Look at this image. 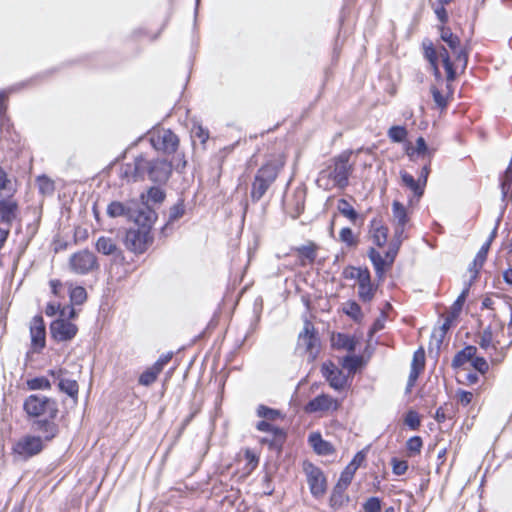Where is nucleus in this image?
I'll list each match as a JSON object with an SVG mask.
<instances>
[{
    "label": "nucleus",
    "mask_w": 512,
    "mask_h": 512,
    "mask_svg": "<svg viewBox=\"0 0 512 512\" xmlns=\"http://www.w3.org/2000/svg\"><path fill=\"white\" fill-rule=\"evenodd\" d=\"M355 472L356 470L353 465H347L346 468L341 473L337 483L341 484L342 486L348 487L355 475Z\"/></svg>",
    "instance_id": "52"
},
{
    "label": "nucleus",
    "mask_w": 512,
    "mask_h": 512,
    "mask_svg": "<svg viewBox=\"0 0 512 512\" xmlns=\"http://www.w3.org/2000/svg\"><path fill=\"white\" fill-rule=\"evenodd\" d=\"M156 379H157V376L152 371H150V369L148 368L146 371H144L140 375L139 384H141L143 386H149L152 383H154L156 381Z\"/></svg>",
    "instance_id": "61"
},
{
    "label": "nucleus",
    "mask_w": 512,
    "mask_h": 512,
    "mask_svg": "<svg viewBox=\"0 0 512 512\" xmlns=\"http://www.w3.org/2000/svg\"><path fill=\"white\" fill-rule=\"evenodd\" d=\"M392 471L395 475H403L408 470V463L405 460H399L397 458H392Z\"/></svg>",
    "instance_id": "56"
},
{
    "label": "nucleus",
    "mask_w": 512,
    "mask_h": 512,
    "mask_svg": "<svg viewBox=\"0 0 512 512\" xmlns=\"http://www.w3.org/2000/svg\"><path fill=\"white\" fill-rule=\"evenodd\" d=\"M151 240L152 237L147 229H129L126 231L124 244L132 252L143 253Z\"/></svg>",
    "instance_id": "7"
},
{
    "label": "nucleus",
    "mask_w": 512,
    "mask_h": 512,
    "mask_svg": "<svg viewBox=\"0 0 512 512\" xmlns=\"http://www.w3.org/2000/svg\"><path fill=\"white\" fill-rule=\"evenodd\" d=\"M185 213V205L183 200H179L175 205H173L169 210L168 222H174L180 219Z\"/></svg>",
    "instance_id": "48"
},
{
    "label": "nucleus",
    "mask_w": 512,
    "mask_h": 512,
    "mask_svg": "<svg viewBox=\"0 0 512 512\" xmlns=\"http://www.w3.org/2000/svg\"><path fill=\"white\" fill-rule=\"evenodd\" d=\"M86 298V290L81 286H77L70 291V299L73 304L81 305L86 301Z\"/></svg>",
    "instance_id": "49"
},
{
    "label": "nucleus",
    "mask_w": 512,
    "mask_h": 512,
    "mask_svg": "<svg viewBox=\"0 0 512 512\" xmlns=\"http://www.w3.org/2000/svg\"><path fill=\"white\" fill-rule=\"evenodd\" d=\"M490 249L489 242H485L478 253L476 254L472 265L470 266V271L474 272V278L477 276L479 269L482 268L484 262L486 261L488 251Z\"/></svg>",
    "instance_id": "32"
},
{
    "label": "nucleus",
    "mask_w": 512,
    "mask_h": 512,
    "mask_svg": "<svg viewBox=\"0 0 512 512\" xmlns=\"http://www.w3.org/2000/svg\"><path fill=\"white\" fill-rule=\"evenodd\" d=\"M363 507L365 512H381V501L378 497H371Z\"/></svg>",
    "instance_id": "57"
},
{
    "label": "nucleus",
    "mask_w": 512,
    "mask_h": 512,
    "mask_svg": "<svg viewBox=\"0 0 512 512\" xmlns=\"http://www.w3.org/2000/svg\"><path fill=\"white\" fill-rule=\"evenodd\" d=\"M337 209L344 217L348 218L352 223H355L359 218V214L357 213V211L344 198L338 201Z\"/></svg>",
    "instance_id": "35"
},
{
    "label": "nucleus",
    "mask_w": 512,
    "mask_h": 512,
    "mask_svg": "<svg viewBox=\"0 0 512 512\" xmlns=\"http://www.w3.org/2000/svg\"><path fill=\"white\" fill-rule=\"evenodd\" d=\"M322 375L329 382L330 386L335 390H341L346 384V378L342 371L339 370L334 364H323Z\"/></svg>",
    "instance_id": "17"
},
{
    "label": "nucleus",
    "mask_w": 512,
    "mask_h": 512,
    "mask_svg": "<svg viewBox=\"0 0 512 512\" xmlns=\"http://www.w3.org/2000/svg\"><path fill=\"white\" fill-rule=\"evenodd\" d=\"M479 345L491 357L492 362H500L503 359V354L497 352V347L493 342V334L490 327L483 330L480 336Z\"/></svg>",
    "instance_id": "20"
},
{
    "label": "nucleus",
    "mask_w": 512,
    "mask_h": 512,
    "mask_svg": "<svg viewBox=\"0 0 512 512\" xmlns=\"http://www.w3.org/2000/svg\"><path fill=\"white\" fill-rule=\"evenodd\" d=\"M257 415L266 421H274L281 416V412L265 405H259L257 408Z\"/></svg>",
    "instance_id": "41"
},
{
    "label": "nucleus",
    "mask_w": 512,
    "mask_h": 512,
    "mask_svg": "<svg viewBox=\"0 0 512 512\" xmlns=\"http://www.w3.org/2000/svg\"><path fill=\"white\" fill-rule=\"evenodd\" d=\"M471 365L481 374L487 372L489 368L487 361L483 357L474 356V358L471 361Z\"/></svg>",
    "instance_id": "59"
},
{
    "label": "nucleus",
    "mask_w": 512,
    "mask_h": 512,
    "mask_svg": "<svg viewBox=\"0 0 512 512\" xmlns=\"http://www.w3.org/2000/svg\"><path fill=\"white\" fill-rule=\"evenodd\" d=\"M18 205L11 198L0 200V217L3 223L10 225L16 218Z\"/></svg>",
    "instance_id": "23"
},
{
    "label": "nucleus",
    "mask_w": 512,
    "mask_h": 512,
    "mask_svg": "<svg viewBox=\"0 0 512 512\" xmlns=\"http://www.w3.org/2000/svg\"><path fill=\"white\" fill-rule=\"evenodd\" d=\"M106 213L110 218L124 217L129 221L134 213V200L112 201L108 204Z\"/></svg>",
    "instance_id": "18"
},
{
    "label": "nucleus",
    "mask_w": 512,
    "mask_h": 512,
    "mask_svg": "<svg viewBox=\"0 0 512 512\" xmlns=\"http://www.w3.org/2000/svg\"><path fill=\"white\" fill-rule=\"evenodd\" d=\"M172 172V165L167 160H149L139 155L132 162L120 167L119 177L127 182L142 181L146 176L153 182L164 183Z\"/></svg>",
    "instance_id": "1"
},
{
    "label": "nucleus",
    "mask_w": 512,
    "mask_h": 512,
    "mask_svg": "<svg viewBox=\"0 0 512 512\" xmlns=\"http://www.w3.org/2000/svg\"><path fill=\"white\" fill-rule=\"evenodd\" d=\"M24 410L33 417L46 415L48 418L55 419L58 414L56 401L40 395H30L24 402Z\"/></svg>",
    "instance_id": "4"
},
{
    "label": "nucleus",
    "mask_w": 512,
    "mask_h": 512,
    "mask_svg": "<svg viewBox=\"0 0 512 512\" xmlns=\"http://www.w3.org/2000/svg\"><path fill=\"white\" fill-rule=\"evenodd\" d=\"M34 431H38L44 435L46 441L52 440L58 433V425L54 419H37L32 424Z\"/></svg>",
    "instance_id": "22"
},
{
    "label": "nucleus",
    "mask_w": 512,
    "mask_h": 512,
    "mask_svg": "<svg viewBox=\"0 0 512 512\" xmlns=\"http://www.w3.org/2000/svg\"><path fill=\"white\" fill-rule=\"evenodd\" d=\"M152 146L166 154L174 153L179 145V139L175 133L169 129L155 130L150 137Z\"/></svg>",
    "instance_id": "6"
},
{
    "label": "nucleus",
    "mask_w": 512,
    "mask_h": 512,
    "mask_svg": "<svg viewBox=\"0 0 512 512\" xmlns=\"http://www.w3.org/2000/svg\"><path fill=\"white\" fill-rule=\"evenodd\" d=\"M338 407L339 404L336 399L330 395L321 394L307 403L305 411L308 413L326 412L329 410H337Z\"/></svg>",
    "instance_id": "15"
},
{
    "label": "nucleus",
    "mask_w": 512,
    "mask_h": 512,
    "mask_svg": "<svg viewBox=\"0 0 512 512\" xmlns=\"http://www.w3.org/2000/svg\"><path fill=\"white\" fill-rule=\"evenodd\" d=\"M423 446V441L420 436H413L406 442L407 454L409 457L420 454Z\"/></svg>",
    "instance_id": "40"
},
{
    "label": "nucleus",
    "mask_w": 512,
    "mask_h": 512,
    "mask_svg": "<svg viewBox=\"0 0 512 512\" xmlns=\"http://www.w3.org/2000/svg\"><path fill=\"white\" fill-rule=\"evenodd\" d=\"M27 385L31 390L50 389L51 383L45 377H35L27 381Z\"/></svg>",
    "instance_id": "47"
},
{
    "label": "nucleus",
    "mask_w": 512,
    "mask_h": 512,
    "mask_svg": "<svg viewBox=\"0 0 512 512\" xmlns=\"http://www.w3.org/2000/svg\"><path fill=\"white\" fill-rule=\"evenodd\" d=\"M347 489L346 486H342L341 484L337 483L335 487L333 488L331 497H330V505L333 508H339L344 503L348 501V497L345 495V490Z\"/></svg>",
    "instance_id": "31"
},
{
    "label": "nucleus",
    "mask_w": 512,
    "mask_h": 512,
    "mask_svg": "<svg viewBox=\"0 0 512 512\" xmlns=\"http://www.w3.org/2000/svg\"><path fill=\"white\" fill-rule=\"evenodd\" d=\"M60 318L71 320L77 317V312L73 307L66 306L59 310Z\"/></svg>",
    "instance_id": "63"
},
{
    "label": "nucleus",
    "mask_w": 512,
    "mask_h": 512,
    "mask_svg": "<svg viewBox=\"0 0 512 512\" xmlns=\"http://www.w3.org/2000/svg\"><path fill=\"white\" fill-rule=\"evenodd\" d=\"M401 179L403 184L408 187L411 191L414 193V197L416 198V201L418 202L419 199L422 197L424 193V186L423 183H421V180H415L414 177L407 173V172H401Z\"/></svg>",
    "instance_id": "26"
},
{
    "label": "nucleus",
    "mask_w": 512,
    "mask_h": 512,
    "mask_svg": "<svg viewBox=\"0 0 512 512\" xmlns=\"http://www.w3.org/2000/svg\"><path fill=\"white\" fill-rule=\"evenodd\" d=\"M439 56L442 58L443 66L447 74V80L453 81L456 77V72L455 69L453 68V63L450 60L449 53L444 46L440 48Z\"/></svg>",
    "instance_id": "36"
},
{
    "label": "nucleus",
    "mask_w": 512,
    "mask_h": 512,
    "mask_svg": "<svg viewBox=\"0 0 512 512\" xmlns=\"http://www.w3.org/2000/svg\"><path fill=\"white\" fill-rule=\"evenodd\" d=\"M425 367V352L423 348H419L414 352L411 369L422 371Z\"/></svg>",
    "instance_id": "50"
},
{
    "label": "nucleus",
    "mask_w": 512,
    "mask_h": 512,
    "mask_svg": "<svg viewBox=\"0 0 512 512\" xmlns=\"http://www.w3.org/2000/svg\"><path fill=\"white\" fill-rule=\"evenodd\" d=\"M362 363V358L359 356H346L343 358L342 365L350 372H355Z\"/></svg>",
    "instance_id": "54"
},
{
    "label": "nucleus",
    "mask_w": 512,
    "mask_h": 512,
    "mask_svg": "<svg viewBox=\"0 0 512 512\" xmlns=\"http://www.w3.org/2000/svg\"><path fill=\"white\" fill-rule=\"evenodd\" d=\"M70 268L76 274H87L95 268H98L97 258L94 253L88 250H82L74 253L70 257Z\"/></svg>",
    "instance_id": "8"
},
{
    "label": "nucleus",
    "mask_w": 512,
    "mask_h": 512,
    "mask_svg": "<svg viewBox=\"0 0 512 512\" xmlns=\"http://www.w3.org/2000/svg\"><path fill=\"white\" fill-rule=\"evenodd\" d=\"M284 166L281 158L267 161L256 172L251 184L250 198L252 202H258L275 182L279 172Z\"/></svg>",
    "instance_id": "2"
},
{
    "label": "nucleus",
    "mask_w": 512,
    "mask_h": 512,
    "mask_svg": "<svg viewBox=\"0 0 512 512\" xmlns=\"http://www.w3.org/2000/svg\"><path fill=\"white\" fill-rule=\"evenodd\" d=\"M156 219V212L148 204L143 203L140 205L134 201V213L131 215L129 221H133L139 226V228L147 229L150 232V229Z\"/></svg>",
    "instance_id": "13"
},
{
    "label": "nucleus",
    "mask_w": 512,
    "mask_h": 512,
    "mask_svg": "<svg viewBox=\"0 0 512 512\" xmlns=\"http://www.w3.org/2000/svg\"><path fill=\"white\" fill-rule=\"evenodd\" d=\"M420 372L421 371L416 370V369H410V374H409V378H408V382H407V386H406L407 392H410L412 387L415 385V382L418 379Z\"/></svg>",
    "instance_id": "64"
},
{
    "label": "nucleus",
    "mask_w": 512,
    "mask_h": 512,
    "mask_svg": "<svg viewBox=\"0 0 512 512\" xmlns=\"http://www.w3.org/2000/svg\"><path fill=\"white\" fill-rule=\"evenodd\" d=\"M14 189L12 188V181L8 177L6 171L0 167V194L2 192H6L7 194H12Z\"/></svg>",
    "instance_id": "51"
},
{
    "label": "nucleus",
    "mask_w": 512,
    "mask_h": 512,
    "mask_svg": "<svg viewBox=\"0 0 512 512\" xmlns=\"http://www.w3.org/2000/svg\"><path fill=\"white\" fill-rule=\"evenodd\" d=\"M404 239V235H397L396 233H394V236L389 244V248L385 255L386 259L388 260V265H392V263L394 262L395 257Z\"/></svg>",
    "instance_id": "33"
},
{
    "label": "nucleus",
    "mask_w": 512,
    "mask_h": 512,
    "mask_svg": "<svg viewBox=\"0 0 512 512\" xmlns=\"http://www.w3.org/2000/svg\"><path fill=\"white\" fill-rule=\"evenodd\" d=\"M339 240L345 243L348 247H355L358 244L357 238L349 227L341 229L339 233Z\"/></svg>",
    "instance_id": "44"
},
{
    "label": "nucleus",
    "mask_w": 512,
    "mask_h": 512,
    "mask_svg": "<svg viewBox=\"0 0 512 512\" xmlns=\"http://www.w3.org/2000/svg\"><path fill=\"white\" fill-rule=\"evenodd\" d=\"M453 320H455V318L448 314L447 317L445 318L443 324L441 325L439 339L437 340V347L438 348L440 347L445 334L450 329V326H451Z\"/></svg>",
    "instance_id": "58"
},
{
    "label": "nucleus",
    "mask_w": 512,
    "mask_h": 512,
    "mask_svg": "<svg viewBox=\"0 0 512 512\" xmlns=\"http://www.w3.org/2000/svg\"><path fill=\"white\" fill-rule=\"evenodd\" d=\"M343 312L355 321H360L363 317L361 307L355 301H348L343 306Z\"/></svg>",
    "instance_id": "38"
},
{
    "label": "nucleus",
    "mask_w": 512,
    "mask_h": 512,
    "mask_svg": "<svg viewBox=\"0 0 512 512\" xmlns=\"http://www.w3.org/2000/svg\"><path fill=\"white\" fill-rule=\"evenodd\" d=\"M393 222L395 224L394 233L397 235H404L406 225L409 217L406 208L399 201L392 203Z\"/></svg>",
    "instance_id": "19"
},
{
    "label": "nucleus",
    "mask_w": 512,
    "mask_h": 512,
    "mask_svg": "<svg viewBox=\"0 0 512 512\" xmlns=\"http://www.w3.org/2000/svg\"><path fill=\"white\" fill-rule=\"evenodd\" d=\"M388 137L395 143H401L407 137V130L403 126H392L388 130Z\"/></svg>",
    "instance_id": "43"
},
{
    "label": "nucleus",
    "mask_w": 512,
    "mask_h": 512,
    "mask_svg": "<svg viewBox=\"0 0 512 512\" xmlns=\"http://www.w3.org/2000/svg\"><path fill=\"white\" fill-rule=\"evenodd\" d=\"M424 56L430 63L434 75L437 79L441 78V73L438 67V53L430 40L423 41Z\"/></svg>",
    "instance_id": "24"
},
{
    "label": "nucleus",
    "mask_w": 512,
    "mask_h": 512,
    "mask_svg": "<svg viewBox=\"0 0 512 512\" xmlns=\"http://www.w3.org/2000/svg\"><path fill=\"white\" fill-rule=\"evenodd\" d=\"M31 344L35 351L45 347L46 330L42 316H35L30 326Z\"/></svg>",
    "instance_id": "16"
},
{
    "label": "nucleus",
    "mask_w": 512,
    "mask_h": 512,
    "mask_svg": "<svg viewBox=\"0 0 512 512\" xmlns=\"http://www.w3.org/2000/svg\"><path fill=\"white\" fill-rule=\"evenodd\" d=\"M352 153L351 150H346L335 157L333 159V166L328 170L321 171L318 183H321L325 177H328L333 181L334 186L340 189L346 188L349 184V176L353 171V165L349 163Z\"/></svg>",
    "instance_id": "3"
},
{
    "label": "nucleus",
    "mask_w": 512,
    "mask_h": 512,
    "mask_svg": "<svg viewBox=\"0 0 512 512\" xmlns=\"http://www.w3.org/2000/svg\"><path fill=\"white\" fill-rule=\"evenodd\" d=\"M164 198V192L158 187H152L147 192V202L161 203Z\"/></svg>",
    "instance_id": "55"
},
{
    "label": "nucleus",
    "mask_w": 512,
    "mask_h": 512,
    "mask_svg": "<svg viewBox=\"0 0 512 512\" xmlns=\"http://www.w3.org/2000/svg\"><path fill=\"white\" fill-rule=\"evenodd\" d=\"M77 332V326L66 319L59 318L50 325L51 336L56 341H69L76 336Z\"/></svg>",
    "instance_id": "14"
},
{
    "label": "nucleus",
    "mask_w": 512,
    "mask_h": 512,
    "mask_svg": "<svg viewBox=\"0 0 512 512\" xmlns=\"http://www.w3.org/2000/svg\"><path fill=\"white\" fill-rule=\"evenodd\" d=\"M304 471L307 476V483L311 494L314 497L323 496L326 492L327 483L322 470L312 463L307 462L304 464Z\"/></svg>",
    "instance_id": "9"
},
{
    "label": "nucleus",
    "mask_w": 512,
    "mask_h": 512,
    "mask_svg": "<svg viewBox=\"0 0 512 512\" xmlns=\"http://www.w3.org/2000/svg\"><path fill=\"white\" fill-rule=\"evenodd\" d=\"M468 292H469V288H465L461 292V294L458 296V298L456 299V301L453 303V305L451 307V311L449 312L450 316L454 317L455 319L458 317V315L463 307V304L466 300Z\"/></svg>",
    "instance_id": "46"
},
{
    "label": "nucleus",
    "mask_w": 512,
    "mask_h": 512,
    "mask_svg": "<svg viewBox=\"0 0 512 512\" xmlns=\"http://www.w3.org/2000/svg\"><path fill=\"white\" fill-rule=\"evenodd\" d=\"M439 30L440 38L451 49L452 53L455 55L456 61L461 65L462 69L464 70L468 63L467 47L461 44L459 37L452 33L450 28L441 26Z\"/></svg>",
    "instance_id": "5"
},
{
    "label": "nucleus",
    "mask_w": 512,
    "mask_h": 512,
    "mask_svg": "<svg viewBox=\"0 0 512 512\" xmlns=\"http://www.w3.org/2000/svg\"><path fill=\"white\" fill-rule=\"evenodd\" d=\"M431 94L438 107L445 108L447 106V99L435 86L431 87Z\"/></svg>",
    "instance_id": "60"
},
{
    "label": "nucleus",
    "mask_w": 512,
    "mask_h": 512,
    "mask_svg": "<svg viewBox=\"0 0 512 512\" xmlns=\"http://www.w3.org/2000/svg\"><path fill=\"white\" fill-rule=\"evenodd\" d=\"M367 270V268L349 266L344 269L343 276L345 279H355L358 281Z\"/></svg>",
    "instance_id": "53"
},
{
    "label": "nucleus",
    "mask_w": 512,
    "mask_h": 512,
    "mask_svg": "<svg viewBox=\"0 0 512 512\" xmlns=\"http://www.w3.org/2000/svg\"><path fill=\"white\" fill-rule=\"evenodd\" d=\"M387 236H388V228L379 225V226H373V232H372V238L373 242L379 246L382 247L387 242Z\"/></svg>",
    "instance_id": "39"
},
{
    "label": "nucleus",
    "mask_w": 512,
    "mask_h": 512,
    "mask_svg": "<svg viewBox=\"0 0 512 512\" xmlns=\"http://www.w3.org/2000/svg\"><path fill=\"white\" fill-rule=\"evenodd\" d=\"M368 256L374 266L376 275L379 278L383 277V275L385 273V267L389 266L388 260L386 259V257L383 258L382 255L374 248H370V250L368 252Z\"/></svg>",
    "instance_id": "28"
},
{
    "label": "nucleus",
    "mask_w": 512,
    "mask_h": 512,
    "mask_svg": "<svg viewBox=\"0 0 512 512\" xmlns=\"http://www.w3.org/2000/svg\"><path fill=\"white\" fill-rule=\"evenodd\" d=\"M334 346H336L337 348L347 350L349 352H353L356 347V342L350 336L339 333L337 337L334 339Z\"/></svg>",
    "instance_id": "37"
},
{
    "label": "nucleus",
    "mask_w": 512,
    "mask_h": 512,
    "mask_svg": "<svg viewBox=\"0 0 512 512\" xmlns=\"http://www.w3.org/2000/svg\"><path fill=\"white\" fill-rule=\"evenodd\" d=\"M257 430L272 434V439L263 437L261 443L268 445L270 449L280 451L286 439V433L282 428L272 425L269 421L262 420L256 425Z\"/></svg>",
    "instance_id": "10"
},
{
    "label": "nucleus",
    "mask_w": 512,
    "mask_h": 512,
    "mask_svg": "<svg viewBox=\"0 0 512 512\" xmlns=\"http://www.w3.org/2000/svg\"><path fill=\"white\" fill-rule=\"evenodd\" d=\"M477 348L475 346H466L459 351L452 360V367L457 369L462 367L468 362H471L476 355Z\"/></svg>",
    "instance_id": "27"
},
{
    "label": "nucleus",
    "mask_w": 512,
    "mask_h": 512,
    "mask_svg": "<svg viewBox=\"0 0 512 512\" xmlns=\"http://www.w3.org/2000/svg\"><path fill=\"white\" fill-rule=\"evenodd\" d=\"M37 184L40 193L43 195H52L55 190L54 182L45 175L37 178Z\"/></svg>",
    "instance_id": "42"
},
{
    "label": "nucleus",
    "mask_w": 512,
    "mask_h": 512,
    "mask_svg": "<svg viewBox=\"0 0 512 512\" xmlns=\"http://www.w3.org/2000/svg\"><path fill=\"white\" fill-rule=\"evenodd\" d=\"M296 251L299 254L302 265H306L307 261L313 263L316 259V247L313 244L298 247Z\"/></svg>",
    "instance_id": "34"
},
{
    "label": "nucleus",
    "mask_w": 512,
    "mask_h": 512,
    "mask_svg": "<svg viewBox=\"0 0 512 512\" xmlns=\"http://www.w3.org/2000/svg\"><path fill=\"white\" fill-rule=\"evenodd\" d=\"M457 398H458V402L462 406H467L471 403V401L473 399V393L470 391L460 390L457 392Z\"/></svg>",
    "instance_id": "62"
},
{
    "label": "nucleus",
    "mask_w": 512,
    "mask_h": 512,
    "mask_svg": "<svg viewBox=\"0 0 512 512\" xmlns=\"http://www.w3.org/2000/svg\"><path fill=\"white\" fill-rule=\"evenodd\" d=\"M43 450V442L40 437L26 435L19 439L13 446L14 453L23 458H29L39 454Z\"/></svg>",
    "instance_id": "12"
},
{
    "label": "nucleus",
    "mask_w": 512,
    "mask_h": 512,
    "mask_svg": "<svg viewBox=\"0 0 512 512\" xmlns=\"http://www.w3.org/2000/svg\"><path fill=\"white\" fill-rule=\"evenodd\" d=\"M309 443L313 447L314 451L319 455H329L333 453V446L322 439L319 433H312L309 436Z\"/></svg>",
    "instance_id": "25"
},
{
    "label": "nucleus",
    "mask_w": 512,
    "mask_h": 512,
    "mask_svg": "<svg viewBox=\"0 0 512 512\" xmlns=\"http://www.w3.org/2000/svg\"><path fill=\"white\" fill-rule=\"evenodd\" d=\"M58 388L61 392L67 394L73 399H77L79 392V385L76 380L67 377L61 378L58 382Z\"/></svg>",
    "instance_id": "30"
},
{
    "label": "nucleus",
    "mask_w": 512,
    "mask_h": 512,
    "mask_svg": "<svg viewBox=\"0 0 512 512\" xmlns=\"http://www.w3.org/2000/svg\"><path fill=\"white\" fill-rule=\"evenodd\" d=\"M377 287L371 282V275L369 270L364 272V275L358 280V296L359 299L365 303H369L375 296Z\"/></svg>",
    "instance_id": "21"
},
{
    "label": "nucleus",
    "mask_w": 512,
    "mask_h": 512,
    "mask_svg": "<svg viewBox=\"0 0 512 512\" xmlns=\"http://www.w3.org/2000/svg\"><path fill=\"white\" fill-rule=\"evenodd\" d=\"M96 250L104 255H115L119 252V249L111 238L101 236L96 242Z\"/></svg>",
    "instance_id": "29"
},
{
    "label": "nucleus",
    "mask_w": 512,
    "mask_h": 512,
    "mask_svg": "<svg viewBox=\"0 0 512 512\" xmlns=\"http://www.w3.org/2000/svg\"><path fill=\"white\" fill-rule=\"evenodd\" d=\"M318 337L310 321L304 323L302 332L298 336L297 348L315 358L317 353Z\"/></svg>",
    "instance_id": "11"
},
{
    "label": "nucleus",
    "mask_w": 512,
    "mask_h": 512,
    "mask_svg": "<svg viewBox=\"0 0 512 512\" xmlns=\"http://www.w3.org/2000/svg\"><path fill=\"white\" fill-rule=\"evenodd\" d=\"M404 423L411 430H413V431L418 430L421 425V419H420L419 414L414 410L408 411L404 417Z\"/></svg>",
    "instance_id": "45"
}]
</instances>
